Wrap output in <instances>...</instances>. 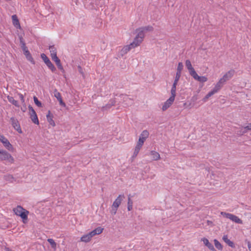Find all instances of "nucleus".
<instances>
[{
	"label": "nucleus",
	"mask_w": 251,
	"mask_h": 251,
	"mask_svg": "<svg viewBox=\"0 0 251 251\" xmlns=\"http://www.w3.org/2000/svg\"><path fill=\"white\" fill-rule=\"evenodd\" d=\"M13 211L15 214L19 216H20L23 220V222L25 223V220H27V215L29 211L24 209L21 206L18 205L17 207L13 209Z\"/></svg>",
	"instance_id": "obj_1"
},
{
	"label": "nucleus",
	"mask_w": 251,
	"mask_h": 251,
	"mask_svg": "<svg viewBox=\"0 0 251 251\" xmlns=\"http://www.w3.org/2000/svg\"><path fill=\"white\" fill-rule=\"evenodd\" d=\"M0 160L1 161H7L12 164L14 162V158L12 155L6 151L0 150Z\"/></svg>",
	"instance_id": "obj_2"
},
{
	"label": "nucleus",
	"mask_w": 251,
	"mask_h": 251,
	"mask_svg": "<svg viewBox=\"0 0 251 251\" xmlns=\"http://www.w3.org/2000/svg\"><path fill=\"white\" fill-rule=\"evenodd\" d=\"M124 198H125L124 195H120L114 201L111 207L112 209L111 212L112 215L116 214L117 210Z\"/></svg>",
	"instance_id": "obj_3"
},
{
	"label": "nucleus",
	"mask_w": 251,
	"mask_h": 251,
	"mask_svg": "<svg viewBox=\"0 0 251 251\" xmlns=\"http://www.w3.org/2000/svg\"><path fill=\"white\" fill-rule=\"evenodd\" d=\"M221 214L225 217L231 220L232 221L236 223L240 224L243 223L242 221L236 215L225 212H221Z\"/></svg>",
	"instance_id": "obj_4"
},
{
	"label": "nucleus",
	"mask_w": 251,
	"mask_h": 251,
	"mask_svg": "<svg viewBox=\"0 0 251 251\" xmlns=\"http://www.w3.org/2000/svg\"><path fill=\"white\" fill-rule=\"evenodd\" d=\"M41 57L48 68L50 69L52 72H54L56 70V68L47 55L44 53H42Z\"/></svg>",
	"instance_id": "obj_5"
},
{
	"label": "nucleus",
	"mask_w": 251,
	"mask_h": 251,
	"mask_svg": "<svg viewBox=\"0 0 251 251\" xmlns=\"http://www.w3.org/2000/svg\"><path fill=\"white\" fill-rule=\"evenodd\" d=\"M235 71L231 69L226 73L219 80L225 84L226 81L230 80L233 77Z\"/></svg>",
	"instance_id": "obj_6"
},
{
	"label": "nucleus",
	"mask_w": 251,
	"mask_h": 251,
	"mask_svg": "<svg viewBox=\"0 0 251 251\" xmlns=\"http://www.w3.org/2000/svg\"><path fill=\"white\" fill-rule=\"evenodd\" d=\"M28 109L29 111L30 118L31 119L32 122L35 124L39 125V122L37 114L35 110L33 109V107L29 105Z\"/></svg>",
	"instance_id": "obj_7"
},
{
	"label": "nucleus",
	"mask_w": 251,
	"mask_h": 251,
	"mask_svg": "<svg viewBox=\"0 0 251 251\" xmlns=\"http://www.w3.org/2000/svg\"><path fill=\"white\" fill-rule=\"evenodd\" d=\"M0 141L3 144V146L9 151H13V148L9 141L3 135L0 134Z\"/></svg>",
	"instance_id": "obj_8"
},
{
	"label": "nucleus",
	"mask_w": 251,
	"mask_h": 251,
	"mask_svg": "<svg viewBox=\"0 0 251 251\" xmlns=\"http://www.w3.org/2000/svg\"><path fill=\"white\" fill-rule=\"evenodd\" d=\"M10 121L13 128L16 130L19 133H22V130L21 128L20 125L19 121L14 117L10 118Z\"/></svg>",
	"instance_id": "obj_9"
},
{
	"label": "nucleus",
	"mask_w": 251,
	"mask_h": 251,
	"mask_svg": "<svg viewBox=\"0 0 251 251\" xmlns=\"http://www.w3.org/2000/svg\"><path fill=\"white\" fill-rule=\"evenodd\" d=\"M144 141L142 140L141 138L139 139L137 144L135 148L133 154V157H136L138 154L140 149L144 144Z\"/></svg>",
	"instance_id": "obj_10"
},
{
	"label": "nucleus",
	"mask_w": 251,
	"mask_h": 251,
	"mask_svg": "<svg viewBox=\"0 0 251 251\" xmlns=\"http://www.w3.org/2000/svg\"><path fill=\"white\" fill-rule=\"evenodd\" d=\"M175 100V99L170 97V98L167 100L163 104L162 110L163 111H166L168 108H169L171 105L173 104Z\"/></svg>",
	"instance_id": "obj_11"
},
{
	"label": "nucleus",
	"mask_w": 251,
	"mask_h": 251,
	"mask_svg": "<svg viewBox=\"0 0 251 251\" xmlns=\"http://www.w3.org/2000/svg\"><path fill=\"white\" fill-rule=\"evenodd\" d=\"M54 96L59 101V104L61 106L64 107H66V105L65 103L63 101L61 94L59 92H58L57 89H55L54 91Z\"/></svg>",
	"instance_id": "obj_12"
},
{
	"label": "nucleus",
	"mask_w": 251,
	"mask_h": 251,
	"mask_svg": "<svg viewBox=\"0 0 251 251\" xmlns=\"http://www.w3.org/2000/svg\"><path fill=\"white\" fill-rule=\"evenodd\" d=\"M185 66L189 71L190 75L192 76L196 72L193 67L191 61L189 60H186Z\"/></svg>",
	"instance_id": "obj_13"
},
{
	"label": "nucleus",
	"mask_w": 251,
	"mask_h": 251,
	"mask_svg": "<svg viewBox=\"0 0 251 251\" xmlns=\"http://www.w3.org/2000/svg\"><path fill=\"white\" fill-rule=\"evenodd\" d=\"M192 76L195 80L201 83L207 81L208 79L205 76H200L198 75L196 72Z\"/></svg>",
	"instance_id": "obj_14"
},
{
	"label": "nucleus",
	"mask_w": 251,
	"mask_h": 251,
	"mask_svg": "<svg viewBox=\"0 0 251 251\" xmlns=\"http://www.w3.org/2000/svg\"><path fill=\"white\" fill-rule=\"evenodd\" d=\"M116 103V100L115 99H111L109 100V103L106 104L105 106H103L101 107V110L102 111H105L106 110H108L111 108L112 106L115 105Z\"/></svg>",
	"instance_id": "obj_15"
},
{
	"label": "nucleus",
	"mask_w": 251,
	"mask_h": 251,
	"mask_svg": "<svg viewBox=\"0 0 251 251\" xmlns=\"http://www.w3.org/2000/svg\"><path fill=\"white\" fill-rule=\"evenodd\" d=\"M143 40H142V39H140V38L136 36L134 39L133 41L130 44V47H132L133 48H135V47L139 46L143 42Z\"/></svg>",
	"instance_id": "obj_16"
},
{
	"label": "nucleus",
	"mask_w": 251,
	"mask_h": 251,
	"mask_svg": "<svg viewBox=\"0 0 251 251\" xmlns=\"http://www.w3.org/2000/svg\"><path fill=\"white\" fill-rule=\"evenodd\" d=\"M103 230V228L99 226L95 229L94 230H92V231L90 232L91 235L93 237V236L96 235H99L101 234Z\"/></svg>",
	"instance_id": "obj_17"
},
{
	"label": "nucleus",
	"mask_w": 251,
	"mask_h": 251,
	"mask_svg": "<svg viewBox=\"0 0 251 251\" xmlns=\"http://www.w3.org/2000/svg\"><path fill=\"white\" fill-rule=\"evenodd\" d=\"M202 241L203 242L204 244L209 249L212 251H216L214 246L212 244H211L208 240L205 238H203L202 239Z\"/></svg>",
	"instance_id": "obj_18"
},
{
	"label": "nucleus",
	"mask_w": 251,
	"mask_h": 251,
	"mask_svg": "<svg viewBox=\"0 0 251 251\" xmlns=\"http://www.w3.org/2000/svg\"><path fill=\"white\" fill-rule=\"evenodd\" d=\"M49 49L50 52V56L51 57V59H53L57 57L56 49L55 47L53 45L50 46Z\"/></svg>",
	"instance_id": "obj_19"
},
{
	"label": "nucleus",
	"mask_w": 251,
	"mask_h": 251,
	"mask_svg": "<svg viewBox=\"0 0 251 251\" xmlns=\"http://www.w3.org/2000/svg\"><path fill=\"white\" fill-rule=\"evenodd\" d=\"M92 237L90 233L83 235L80 238V241L87 243L90 241Z\"/></svg>",
	"instance_id": "obj_20"
},
{
	"label": "nucleus",
	"mask_w": 251,
	"mask_h": 251,
	"mask_svg": "<svg viewBox=\"0 0 251 251\" xmlns=\"http://www.w3.org/2000/svg\"><path fill=\"white\" fill-rule=\"evenodd\" d=\"M47 118L48 122L50 123V125L53 126H55V122L53 120V115L51 114V112L50 111H48V113L47 115Z\"/></svg>",
	"instance_id": "obj_21"
},
{
	"label": "nucleus",
	"mask_w": 251,
	"mask_h": 251,
	"mask_svg": "<svg viewBox=\"0 0 251 251\" xmlns=\"http://www.w3.org/2000/svg\"><path fill=\"white\" fill-rule=\"evenodd\" d=\"M136 31L137 32V34L136 36L138 38H140V39H142V40H143L145 37L144 31L142 29L141 27L137 29Z\"/></svg>",
	"instance_id": "obj_22"
},
{
	"label": "nucleus",
	"mask_w": 251,
	"mask_h": 251,
	"mask_svg": "<svg viewBox=\"0 0 251 251\" xmlns=\"http://www.w3.org/2000/svg\"><path fill=\"white\" fill-rule=\"evenodd\" d=\"M224 85V84L219 80L215 85L213 90L216 93H217L223 87Z\"/></svg>",
	"instance_id": "obj_23"
},
{
	"label": "nucleus",
	"mask_w": 251,
	"mask_h": 251,
	"mask_svg": "<svg viewBox=\"0 0 251 251\" xmlns=\"http://www.w3.org/2000/svg\"><path fill=\"white\" fill-rule=\"evenodd\" d=\"M223 239L229 246L232 248L235 247L234 243L228 239L227 235H224L223 237Z\"/></svg>",
	"instance_id": "obj_24"
},
{
	"label": "nucleus",
	"mask_w": 251,
	"mask_h": 251,
	"mask_svg": "<svg viewBox=\"0 0 251 251\" xmlns=\"http://www.w3.org/2000/svg\"><path fill=\"white\" fill-rule=\"evenodd\" d=\"M131 49H133V48L130 47V44L125 46L121 50V54L123 55L127 53Z\"/></svg>",
	"instance_id": "obj_25"
},
{
	"label": "nucleus",
	"mask_w": 251,
	"mask_h": 251,
	"mask_svg": "<svg viewBox=\"0 0 251 251\" xmlns=\"http://www.w3.org/2000/svg\"><path fill=\"white\" fill-rule=\"evenodd\" d=\"M151 155L152 156L153 160H158L160 158V154L158 152L152 151H151Z\"/></svg>",
	"instance_id": "obj_26"
},
{
	"label": "nucleus",
	"mask_w": 251,
	"mask_h": 251,
	"mask_svg": "<svg viewBox=\"0 0 251 251\" xmlns=\"http://www.w3.org/2000/svg\"><path fill=\"white\" fill-rule=\"evenodd\" d=\"M12 19L13 25L16 27H20V23L19 20L16 15H14L12 16Z\"/></svg>",
	"instance_id": "obj_27"
},
{
	"label": "nucleus",
	"mask_w": 251,
	"mask_h": 251,
	"mask_svg": "<svg viewBox=\"0 0 251 251\" xmlns=\"http://www.w3.org/2000/svg\"><path fill=\"white\" fill-rule=\"evenodd\" d=\"M7 99L8 101L11 103L12 104L14 105L15 106L17 107H19L20 105L17 100H15L12 97H10L9 96H7Z\"/></svg>",
	"instance_id": "obj_28"
},
{
	"label": "nucleus",
	"mask_w": 251,
	"mask_h": 251,
	"mask_svg": "<svg viewBox=\"0 0 251 251\" xmlns=\"http://www.w3.org/2000/svg\"><path fill=\"white\" fill-rule=\"evenodd\" d=\"M149 135V132L147 130H145L143 131V132L140 134L139 138H141L142 140H143L144 141H145L146 139L148 137Z\"/></svg>",
	"instance_id": "obj_29"
},
{
	"label": "nucleus",
	"mask_w": 251,
	"mask_h": 251,
	"mask_svg": "<svg viewBox=\"0 0 251 251\" xmlns=\"http://www.w3.org/2000/svg\"><path fill=\"white\" fill-rule=\"evenodd\" d=\"M177 84L174 83L171 90V96L170 97L174 99L176 96V87Z\"/></svg>",
	"instance_id": "obj_30"
},
{
	"label": "nucleus",
	"mask_w": 251,
	"mask_h": 251,
	"mask_svg": "<svg viewBox=\"0 0 251 251\" xmlns=\"http://www.w3.org/2000/svg\"><path fill=\"white\" fill-rule=\"evenodd\" d=\"M52 60H53L55 62L59 70H60L61 71H64L63 67L62 65H61L60 60L58 58V57L54 59H53Z\"/></svg>",
	"instance_id": "obj_31"
},
{
	"label": "nucleus",
	"mask_w": 251,
	"mask_h": 251,
	"mask_svg": "<svg viewBox=\"0 0 251 251\" xmlns=\"http://www.w3.org/2000/svg\"><path fill=\"white\" fill-rule=\"evenodd\" d=\"M25 56H26V59L31 62L32 64H34V61L33 58H32L30 52L29 51H26L25 53H24Z\"/></svg>",
	"instance_id": "obj_32"
},
{
	"label": "nucleus",
	"mask_w": 251,
	"mask_h": 251,
	"mask_svg": "<svg viewBox=\"0 0 251 251\" xmlns=\"http://www.w3.org/2000/svg\"><path fill=\"white\" fill-rule=\"evenodd\" d=\"M133 201L131 199V195H129L128 196L127 202V209L128 211H131L132 209Z\"/></svg>",
	"instance_id": "obj_33"
},
{
	"label": "nucleus",
	"mask_w": 251,
	"mask_h": 251,
	"mask_svg": "<svg viewBox=\"0 0 251 251\" xmlns=\"http://www.w3.org/2000/svg\"><path fill=\"white\" fill-rule=\"evenodd\" d=\"M216 93L213 89L210 91L203 98L204 101H206L210 97Z\"/></svg>",
	"instance_id": "obj_34"
},
{
	"label": "nucleus",
	"mask_w": 251,
	"mask_h": 251,
	"mask_svg": "<svg viewBox=\"0 0 251 251\" xmlns=\"http://www.w3.org/2000/svg\"><path fill=\"white\" fill-rule=\"evenodd\" d=\"M216 93L213 89L210 91L203 98L204 101H206L210 97Z\"/></svg>",
	"instance_id": "obj_35"
},
{
	"label": "nucleus",
	"mask_w": 251,
	"mask_h": 251,
	"mask_svg": "<svg viewBox=\"0 0 251 251\" xmlns=\"http://www.w3.org/2000/svg\"><path fill=\"white\" fill-rule=\"evenodd\" d=\"M47 241L51 245V248L53 250H55L56 249V243L55 242L54 240L52 239H48Z\"/></svg>",
	"instance_id": "obj_36"
},
{
	"label": "nucleus",
	"mask_w": 251,
	"mask_h": 251,
	"mask_svg": "<svg viewBox=\"0 0 251 251\" xmlns=\"http://www.w3.org/2000/svg\"><path fill=\"white\" fill-rule=\"evenodd\" d=\"M20 42H21V44H22L21 47L24 52V53H25L26 51H28L27 47H26L25 43L23 41L22 38H20Z\"/></svg>",
	"instance_id": "obj_37"
},
{
	"label": "nucleus",
	"mask_w": 251,
	"mask_h": 251,
	"mask_svg": "<svg viewBox=\"0 0 251 251\" xmlns=\"http://www.w3.org/2000/svg\"><path fill=\"white\" fill-rule=\"evenodd\" d=\"M214 242L215 246L217 249H218L219 250H222V245L217 239H214Z\"/></svg>",
	"instance_id": "obj_38"
},
{
	"label": "nucleus",
	"mask_w": 251,
	"mask_h": 251,
	"mask_svg": "<svg viewBox=\"0 0 251 251\" xmlns=\"http://www.w3.org/2000/svg\"><path fill=\"white\" fill-rule=\"evenodd\" d=\"M183 68V65L182 62H179L176 69V72L181 74Z\"/></svg>",
	"instance_id": "obj_39"
},
{
	"label": "nucleus",
	"mask_w": 251,
	"mask_h": 251,
	"mask_svg": "<svg viewBox=\"0 0 251 251\" xmlns=\"http://www.w3.org/2000/svg\"><path fill=\"white\" fill-rule=\"evenodd\" d=\"M142 29L145 31H152L153 30V28L152 26L148 25L147 26L142 27Z\"/></svg>",
	"instance_id": "obj_40"
},
{
	"label": "nucleus",
	"mask_w": 251,
	"mask_h": 251,
	"mask_svg": "<svg viewBox=\"0 0 251 251\" xmlns=\"http://www.w3.org/2000/svg\"><path fill=\"white\" fill-rule=\"evenodd\" d=\"M33 100H34V103L37 106H38L39 107H42L41 102L38 100V98L34 96L33 97Z\"/></svg>",
	"instance_id": "obj_41"
},
{
	"label": "nucleus",
	"mask_w": 251,
	"mask_h": 251,
	"mask_svg": "<svg viewBox=\"0 0 251 251\" xmlns=\"http://www.w3.org/2000/svg\"><path fill=\"white\" fill-rule=\"evenodd\" d=\"M181 73H177V72L176 73V76H175V78L174 83L177 84L178 81L181 76Z\"/></svg>",
	"instance_id": "obj_42"
},
{
	"label": "nucleus",
	"mask_w": 251,
	"mask_h": 251,
	"mask_svg": "<svg viewBox=\"0 0 251 251\" xmlns=\"http://www.w3.org/2000/svg\"><path fill=\"white\" fill-rule=\"evenodd\" d=\"M247 131L248 130H247V129L244 128V127L243 128H242L240 131H238L237 134H238L239 135H242L244 134L247 133Z\"/></svg>",
	"instance_id": "obj_43"
},
{
	"label": "nucleus",
	"mask_w": 251,
	"mask_h": 251,
	"mask_svg": "<svg viewBox=\"0 0 251 251\" xmlns=\"http://www.w3.org/2000/svg\"><path fill=\"white\" fill-rule=\"evenodd\" d=\"M123 99L125 101H128L129 104H131L132 103V100L126 96H125L124 97Z\"/></svg>",
	"instance_id": "obj_44"
},
{
	"label": "nucleus",
	"mask_w": 251,
	"mask_h": 251,
	"mask_svg": "<svg viewBox=\"0 0 251 251\" xmlns=\"http://www.w3.org/2000/svg\"><path fill=\"white\" fill-rule=\"evenodd\" d=\"M18 96H19L21 101H22V103H24L25 102V99H24V96L23 94H21V93H18Z\"/></svg>",
	"instance_id": "obj_45"
},
{
	"label": "nucleus",
	"mask_w": 251,
	"mask_h": 251,
	"mask_svg": "<svg viewBox=\"0 0 251 251\" xmlns=\"http://www.w3.org/2000/svg\"><path fill=\"white\" fill-rule=\"evenodd\" d=\"M244 128L247 129V130H251V123H250L248 126L244 127Z\"/></svg>",
	"instance_id": "obj_46"
},
{
	"label": "nucleus",
	"mask_w": 251,
	"mask_h": 251,
	"mask_svg": "<svg viewBox=\"0 0 251 251\" xmlns=\"http://www.w3.org/2000/svg\"><path fill=\"white\" fill-rule=\"evenodd\" d=\"M77 68H78V70L79 72L81 74L83 75V72L82 68H81V67L80 66H78Z\"/></svg>",
	"instance_id": "obj_47"
},
{
	"label": "nucleus",
	"mask_w": 251,
	"mask_h": 251,
	"mask_svg": "<svg viewBox=\"0 0 251 251\" xmlns=\"http://www.w3.org/2000/svg\"><path fill=\"white\" fill-rule=\"evenodd\" d=\"M248 247L249 250L251 251V242L248 241Z\"/></svg>",
	"instance_id": "obj_48"
},
{
	"label": "nucleus",
	"mask_w": 251,
	"mask_h": 251,
	"mask_svg": "<svg viewBox=\"0 0 251 251\" xmlns=\"http://www.w3.org/2000/svg\"><path fill=\"white\" fill-rule=\"evenodd\" d=\"M7 178H6V180L10 179H13V177L11 175H8L6 176Z\"/></svg>",
	"instance_id": "obj_49"
},
{
	"label": "nucleus",
	"mask_w": 251,
	"mask_h": 251,
	"mask_svg": "<svg viewBox=\"0 0 251 251\" xmlns=\"http://www.w3.org/2000/svg\"><path fill=\"white\" fill-rule=\"evenodd\" d=\"M4 250H5V251H13L11 249H10L9 248H8V247H5Z\"/></svg>",
	"instance_id": "obj_50"
},
{
	"label": "nucleus",
	"mask_w": 251,
	"mask_h": 251,
	"mask_svg": "<svg viewBox=\"0 0 251 251\" xmlns=\"http://www.w3.org/2000/svg\"><path fill=\"white\" fill-rule=\"evenodd\" d=\"M207 224H208V225H210V224H212V222L211 221H209V220H208V221H207Z\"/></svg>",
	"instance_id": "obj_51"
}]
</instances>
